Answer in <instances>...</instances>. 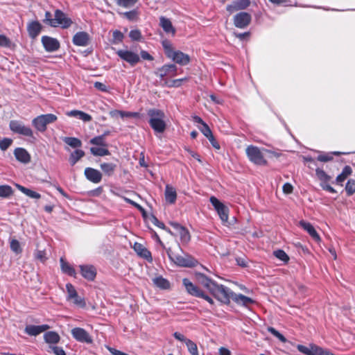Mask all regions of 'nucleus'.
I'll return each mask as SVG.
<instances>
[{"instance_id": "1", "label": "nucleus", "mask_w": 355, "mask_h": 355, "mask_svg": "<svg viewBox=\"0 0 355 355\" xmlns=\"http://www.w3.org/2000/svg\"><path fill=\"white\" fill-rule=\"evenodd\" d=\"M197 279L199 284L207 288L218 301L225 304H228L230 302V299L232 298L234 292L229 288L217 284L204 274H198Z\"/></svg>"}, {"instance_id": "2", "label": "nucleus", "mask_w": 355, "mask_h": 355, "mask_svg": "<svg viewBox=\"0 0 355 355\" xmlns=\"http://www.w3.org/2000/svg\"><path fill=\"white\" fill-rule=\"evenodd\" d=\"M44 22L52 27L60 26L62 28H67L72 24L71 19L60 10L55 11L54 18L50 12L46 11Z\"/></svg>"}, {"instance_id": "3", "label": "nucleus", "mask_w": 355, "mask_h": 355, "mask_svg": "<svg viewBox=\"0 0 355 355\" xmlns=\"http://www.w3.org/2000/svg\"><path fill=\"white\" fill-rule=\"evenodd\" d=\"M147 114L149 116V124L155 132L163 133L166 128L164 112L157 109H150L148 110Z\"/></svg>"}, {"instance_id": "4", "label": "nucleus", "mask_w": 355, "mask_h": 355, "mask_svg": "<svg viewBox=\"0 0 355 355\" xmlns=\"http://www.w3.org/2000/svg\"><path fill=\"white\" fill-rule=\"evenodd\" d=\"M162 44L166 55L169 59L180 65H186L189 62L190 58L189 55L180 51H175L168 40H163Z\"/></svg>"}, {"instance_id": "5", "label": "nucleus", "mask_w": 355, "mask_h": 355, "mask_svg": "<svg viewBox=\"0 0 355 355\" xmlns=\"http://www.w3.org/2000/svg\"><path fill=\"white\" fill-rule=\"evenodd\" d=\"M265 151L259 148L250 145L245 149L246 155L250 162L256 165L265 166L267 164V160L264 158L263 153Z\"/></svg>"}, {"instance_id": "6", "label": "nucleus", "mask_w": 355, "mask_h": 355, "mask_svg": "<svg viewBox=\"0 0 355 355\" xmlns=\"http://www.w3.org/2000/svg\"><path fill=\"white\" fill-rule=\"evenodd\" d=\"M57 119L53 114H42L33 119L32 124L37 131L43 132L46 131L47 125L54 123Z\"/></svg>"}, {"instance_id": "7", "label": "nucleus", "mask_w": 355, "mask_h": 355, "mask_svg": "<svg viewBox=\"0 0 355 355\" xmlns=\"http://www.w3.org/2000/svg\"><path fill=\"white\" fill-rule=\"evenodd\" d=\"M209 201L216 211L220 219L223 223H227L228 220L229 209L222 202L215 196H211Z\"/></svg>"}, {"instance_id": "8", "label": "nucleus", "mask_w": 355, "mask_h": 355, "mask_svg": "<svg viewBox=\"0 0 355 355\" xmlns=\"http://www.w3.org/2000/svg\"><path fill=\"white\" fill-rule=\"evenodd\" d=\"M116 53L122 60L128 62L132 67L135 66L140 61L139 55L128 49H119Z\"/></svg>"}, {"instance_id": "9", "label": "nucleus", "mask_w": 355, "mask_h": 355, "mask_svg": "<svg viewBox=\"0 0 355 355\" xmlns=\"http://www.w3.org/2000/svg\"><path fill=\"white\" fill-rule=\"evenodd\" d=\"M166 253L168 257L177 265L183 267H191L195 265L196 261L189 257L186 255L184 257L180 255L173 254L171 248L166 249Z\"/></svg>"}, {"instance_id": "10", "label": "nucleus", "mask_w": 355, "mask_h": 355, "mask_svg": "<svg viewBox=\"0 0 355 355\" xmlns=\"http://www.w3.org/2000/svg\"><path fill=\"white\" fill-rule=\"evenodd\" d=\"M10 130L17 134L25 136L33 137V132L31 128L26 126L21 121L12 120L9 123Z\"/></svg>"}, {"instance_id": "11", "label": "nucleus", "mask_w": 355, "mask_h": 355, "mask_svg": "<svg viewBox=\"0 0 355 355\" xmlns=\"http://www.w3.org/2000/svg\"><path fill=\"white\" fill-rule=\"evenodd\" d=\"M66 290L67 293V300L71 301L75 305L79 307H85L86 305L85 300L78 295L74 286L69 283L66 284Z\"/></svg>"}, {"instance_id": "12", "label": "nucleus", "mask_w": 355, "mask_h": 355, "mask_svg": "<svg viewBox=\"0 0 355 355\" xmlns=\"http://www.w3.org/2000/svg\"><path fill=\"white\" fill-rule=\"evenodd\" d=\"M234 24L239 28H245L250 24L252 20L251 15L245 12H241L234 17Z\"/></svg>"}, {"instance_id": "13", "label": "nucleus", "mask_w": 355, "mask_h": 355, "mask_svg": "<svg viewBox=\"0 0 355 355\" xmlns=\"http://www.w3.org/2000/svg\"><path fill=\"white\" fill-rule=\"evenodd\" d=\"M42 44L47 52H54L60 49V44L59 41L49 36H42L41 39Z\"/></svg>"}, {"instance_id": "14", "label": "nucleus", "mask_w": 355, "mask_h": 355, "mask_svg": "<svg viewBox=\"0 0 355 355\" xmlns=\"http://www.w3.org/2000/svg\"><path fill=\"white\" fill-rule=\"evenodd\" d=\"M170 225L176 232V234L180 236V241L183 244H187L191 240V235L189 230L178 223H170Z\"/></svg>"}, {"instance_id": "15", "label": "nucleus", "mask_w": 355, "mask_h": 355, "mask_svg": "<svg viewBox=\"0 0 355 355\" xmlns=\"http://www.w3.org/2000/svg\"><path fill=\"white\" fill-rule=\"evenodd\" d=\"M297 348L301 353L306 355H322L324 351L323 348L313 344L310 345L309 347L297 345Z\"/></svg>"}, {"instance_id": "16", "label": "nucleus", "mask_w": 355, "mask_h": 355, "mask_svg": "<svg viewBox=\"0 0 355 355\" xmlns=\"http://www.w3.org/2000/svg\"><path fill=\"white\" fill-rule=\"evenodd\" d=\"M71 334L79 342L90 343L92 341L89 334L83 328H73Z\"/></svg>"}, {"instance_id": "17", "label": "nucleus", "mask_w": 355, "mask_h": 355, "mask_svg": "<svg viewBox=\"0 0 355 355\" xmlns=\"http://www.w3.org/2000/svg\"><path fill=\"white\" fill-rule=\"evenodd\" d=\"M182 284L189 295L197 297L202 295L203 291L194 285L189 279H183Z\"/></svg>"}, {"instance_id": "18", "label": "nucleus", "mask_w": 355, "mask_h": 355, "mask_svg": "<svg viewBox=\"0 0 355 355\" xmlns=\"http://www.w3.org/2000/svg\"><path fill=\"white\" fill-rule=\"evenodd\" d=\"M250 4L249 0H236L233 1L231 4L227 6V10L230 13L236 11L244 10L247 8Z\"/></svg>"}, {"instance_id": "19", "label": "nucleus", "mask_w": 355, "mask_h": 355, "mask_svg": "<svg viewBox=\"0 0 355 355\" xmlns=\"http://www.w3.org/2000/svg\"><path fill=\"white\" fill-rule=\"evenodd\" d=\"M89 42V35L87 33L80 31L76 33L73 37V43L76 46H86Z\"/></svg>"}, {"instance_id": "20", "label": "nucleus", "mask_w": 355, "mask_h": 355, "mask_svg": "<svg viewBox=\"0 0 355 355\" xmlns=\"http://www.w3.org/2000/svg\"><path fill=\"white\" fill-rule=\"evenodd\" d=\"M82 276L88 281H93L96 276V270L92 265L80 266Z\"/></svg>"}, {"instance_id": "21", "label": "nucleus", "mask_w": 355, "mask_h": 355, "mask_svg": "<svg viewBox=\"0 0 355 355\" xmlns=\"http://www.w3.org/2000/svg\"><path fill=\"white\" fill-rule=\"evenodd\" d=\"M176 71L177 67L175 64H164L157 70L155 74L162 78L169 74H171L172 76H175Z\"/></svg>"}, {"instance_id": "22", "label": "nucleus", "mask_w": 355, "mask_h": 355, "mask_svg": "<svg viewBox=\"0 0 355 355\" xmlns=\"http://www.w3.org/2000/svg\"><path fill=\"white\" fill-rule=\"evenodd\" d=\"M50 327L47 324L42 325H27L25 327L24 331L29 336H36L46 330L49 329Z\"/></svg>"}, {"instance_id": "23", "label": "nucleus", "mask_w": 355, "mask_h": 355, "mask_svg": "<svg viewBox=\"0 0 355 355\" xmlns=\"http://www.w3.org/2000/svg\"><path fill=\"white\" fill-rule=\"evenodd\" d=\"M85 175L87 180L96 184L99 183L102 179V174L99 171L89 167L85 168Z\"/></svg>"}, {"instance_id": "24", "label": "nucleus", "mask_w": 355, "mask_h": 355, "mask_svg": "<svg viewBox=\"0 0 355 355\" xmlns=\"http://www.w3.org/2000/svg\"><path fill=\"white\" fill-rule=\"evenodd\" d=\"M133 248L139 257L146 259L150 262L153 261L151 253L142 244L135 243Z\"/></svg>"}, {"instance_id": "25", "label": "nucleus", "mask_w": 355, "mask_h": 355, "mask_svg": "<svg viewBox=\"0 0 355 355\" xmlns=\"http://www.w3.org/2000/svg\"><path fill=\"white\" fill-rule=\"evenodd\" d=\"M300 225L305 231H306L315 241H320V237L319 234L317 233L314 227L310 223L306 222L304 220H301V221H300Z\"/></svg>"}, {"instance_id": "26", "label": "nucleus", "mask_w": 355, "mask_h": 355, "mask_svg": "<svg viewBox=\"0 0 355 355\" xmlns=\"http://www.w3.org/2000/svg\"><path fill=\"white\" fill-rule=\"evenodd\" d=\"M42 25L37 21H31L27 26V31L29 36L35 39L40 33Z\"/></svg>"}, {"instance_id": "27", "label": "nucleus", "mask_w": 355, "mask_h": 355, "mask_svg": "<svg viewBox=\"0 0 355 355\" xmlns=\"http://www.w3.org/2000/svg\"><path fill=\"white\" fill-rule=\"evenodd\" d=\"M16 159L24 164H27L31 160V156L28 151L22 148H17L14 151Z\"/></svg>"}, {"instance_id": "28", "label": "nucleus", "mask_w": 355, "mask_h": 355, "mask_svg": "<svg viewBox=\"0 0 355 355\" xmlns=\"http://www.w3.org/2000/svg\"><path fill=\"white\" fill-rule=\"evenodd\" d=\"M44 339L48 345H55L60 340V336L55 331H47L44 334Z\"/></svg>"}, {"instance_id": "29", "label": "nucleus", "mask_w": 355, "mask_h": 355, "mask_svg": "<svg viewBox=\"0 0 355 355\" xmlns=\"http://www.w3.org/2000/svg\"><path fill=\"white\" fill-rule=\"evenodd\" d=\"M60 268L63 273L76 277V272L73 267L67 262L63 257L60 259Z\"/></svg>"}, {"instance_id": "30", "label": "nucleus", "mask_w": 355, "mask_h": 355, "mask_svg": "<svg viewBox=\"0 0 355 355\" xmlns=\"http://www.w3.org/2000/svg\"><path fill=\"white\" fill-rule=\"evenodd\" d=\"M66 114L70 117L78 118L79 119L82 120L84 122H89L92 119V116L89 114L83 111L76 110L69 111L66 113Z\"/></svg>"}, {"instance_id": "31", "label": "nucleus", "mask_w": 355, "mask_h": 355, "mask_svg": "<svg viewBox=\"0 0 355 355\" xmlns=\"http://www.w3.org/2000/svg\"><path fill=\"white\" fill-rule=\"evenodd\" d=\"M165 199L167 202L173 204L176 201L177 193L175 189L169 184H167L165 188Z\"/></svg>"}, {"instance_id": "32", "label": "nucleus", "mask_w": 355, "mask_h": 355, "mask_svg": "<svg viewBox=\"0 0 355 355\" xmlns=\"http://www.w3.org/2000/svg\"><path fill=\"white\" fill-rule=\"evenodd\" d=\"M109 114L112 118H124V117H138L139 113L132 112H124L121 110H113L109 112Z\"/></svg>"}, {"instance_id": "33", "label": "nucleus", "mask_w": 355, "mask_h": 355, "mask_svg": "<svg viewBox=\"0 0 355 355\" xmlns=\"http://www.w3.org/2000/svg\"><path fill=\"white\" fill-rule=\"evenodd\" d=\"M159 24L166 33H171L173 35H175V29L173 26L170 19L164 17H161L159 18Z\"/></svg>"}, {"instance_id": "34", "label": "nucleus", "mask_w": 355, "mask_h": 355, "mask_svg": "<svg viewBox=\"0 0 355 355\" xmlns=\"http://www.w3.org/2000/svg\"><path fill=\"white\" fill-rule=\"evenodd\" d=\"M232 300L239 305L248 306L253 302V300L242 294H236L234 293Z\"/></svg>"}, {"instance_id": "35", "label": "nucleus", "mask_w": 355, "mask_h": 355, "mask_svg": "<svg viewBox=\"0 0 355 355\" xmlns=\"http://www.w3.org/2000/svg\"><path fill=\"white\" fill-rule=\"evenodd\" d=\"M153 284L161 289H168L170 287L169 282L162 276H157L152 279Z\"/></svg>"}, {"instance_id": "36", "label": "nucleus", "mask_w": 355, "mask_h": 355, "mask_svg": "<svg viewBox=\"0 0 355 355\" xmlns=\"http://www.w3.org/2000/svg\"><path fill=\"white\" fill-rule=\"evenodd\" d=\"M352 173V169L349 166H345L343 169L342 173L338 175L336 179L338 184L342 185L343 182Z\"/></svg>"}, {"instance_id": "37", "label": "nucleus", "mask_w": 355, "mask_h": 355, "mask_svg": "<svg viewBox=\"0 0 355 355\" xmlns=\"http://www.w3.org/2000/svg\"><path fill=\"white\" fill-rule=\"evenodd\" d=\"M16 187L21 191L23 193H24L26 196L31 198H35V199H39L41 198V195L37 193V192H35L33 190H31L29 189H27L20 184H16Z\"/></svg>"}, {"instance_id": "38", "label": "nucleus", "mask_w": 355, "mask_h": 355, "mask_svg": "<svg viewBox=\"0 0 355 355\" xmlns=\"http://www.w3.org/2000/svg\"><path fill=\"white\" fill-rule=\"evenodd\" d=\"M116 168V165L113 163H102L101 164V170L108 176H111L114 174Z\"/></svg>"}, {"instance_id": "39", "label": "nucleus", "mask_w": 355, "mask_h": 355, "mask_svg": "<svg viewBox=\"0 0 355 355\" xmlns=\"http://www.w3.org/2000/svg\"><path fill=\"white\" fill-rule=\"evenodd\" d=\"M91 153L94 156H105L109 155L110 151L107 147L99 146V147H92L90 148Z\"/></svg>"}, {"instance_id": "40", "label": "nucleus", "mask_w": 355, "mask_h": 355, "mask_svg": "<svg viewBox=\"0 0 355 355\" xmlns=\"http://www.w3.org/2000/svg\"><path fill=\"white\" fill-rule=\"evenodd\" d=\"M85 155L83 150L78 149L73 151L69 157V162L73 166L79 159Z\"/></svg>"}, {"instance_id": "41", "label": "nucleus", "mask_w": 355, "mask_h": 355, "mask_svg": "<svg viewBox=\"0 0 355 355\" xmlns=\"http://www.w3.org/2000/svg\"><path fill=\"white\" fill-rule=\"evenodd\" d=\"M63 141L65 144L72 148H80L82 146L81 141L76 137H64Z\"/></svg>"}, {"instance_id": "42", "label": "nucleus", "mask_w": 355, "mask_h": 355, "mask_svg": "<svg viewBox=\"0 0 355 355\" xmlns=\"http://www.w3.org/2000/svg\"><path fill=\"white\" fill-rule=\"evenodd\" d=\"M315 173L318 177V178L321 181V183L324 182L327 183L329 182L331 177L329 175H327L322 169L321 168H317L315 170Z\"/></svg>"}, {"instance_id": "43", "label": "nucleus", "mask_w": 355, "mask_h": 355, "mask_svg": "<svg viewBox=\"0 0 355 355\" xmlns=\"http://www.w3.org/2000/svg\"><path fill=\"white\" fill-rule=\"evenodd\" d=\"M46 351L48 353H53L55 355H66V352L62 347L56 345H48Z\"/></svg>"}, {"instance_id": "44", "label": "nucleus", "mask_w": 355, "mask_h": 355, "mask_svg": "<svg viewBox=\"0 0 355 355\" xmlns=\"http://www.w3.org/2000/svg\"><path fill=\"white\" fill-rule=\"evenodd\" d=\"M13 193L12 189L8 185L0 186V197L1 198H8Z\"/></svg>"}, {"instance_id": "45", "label": "nucleus", "mask_w": 355, "mask_h": 355, "mask_svg": "<svg viewBox=\"0 0 355 355\" xmlns=\"http://www.w3.org/2000/svg\"><path fill=\"white\" fill-rule=\"evenodd\" d=\"M89 143L91 144L103 147H107V144L105 140L103 139V136H97L90 139Z\"/></svg>"}, {"instance_id": "46", "label": "nucleus", "mask_w": 355, "mask_h": 355, "mask_svg": "<svg viewBox=\"0 0 355 355\" xmlns=\"http://www.w3.org/2000/svg\"><path fill=\"white\" fill-rule=\"evenodd\" d=\"M10 247L11 250L17 254H20L22 252L19 242L15 239H12L10 240Z\"/></svg>"}, {"instance_id": "47", "label": "nucleus", "mask_w": 355, "mask_h": 355, "mask_svg": "<svg viewBox=\"0 0 355 355\" xmlns=\"http://www.w3.org/2000/svg\"><path fill=\"white\" fill-rule=\"evenodd\" d=\"M185 345L187 347L188 351L191 355H199L197 345L191 340H187Z\"/></svg>"}, {"instance_id": "48", "label": "nucleus", "mask_w": 355, "mask_h": 355, "mask_svg": "<svg viewBox=\"0 0 355 355\" xmlns=\"http://www.w3.org/2000/svg\"><path fill=\"white\" fill-rule=\"evenodd\" d=\"M35 258L42 263H44L47 260L46 253L45 250H37L34 252Z\"/></svg>"}, {"instance_id": "49", "label": "nucleus", "mask_w": 355, "mask_h": 355, "mask_svg": "<svg viewBox=\"0 0 355 355\" xmlns=\"http://www.w3.org/2000/svg\"><path fill=\"white\" fill-rule=\"evenodd\" d=\"M345 191L349 196L355 193V180L350 179L347 181L345 186Z\"/></svg>"}, {"instance_id": "50", "label": "nucleus", "mask_w": 355, "mask_h": 355, "mask_svg": "<svg viewBox=\"0 0 355 355\" xmlns=\"http://www.w3.org/2000/svg\"><path fill=\"white\" fill-rule=\"evenodd\" d=\"M333 154L340 155V152H334ZM317 159L320 162H323L331 161L333 159L332 153L320 154V155H318Z\"/></svg>"}, {"instance_id": "51", "label": "nucleus", "mask_w": 355, "mask_h": 355, "mask_svg": "<svg viewBox=\"0 0 355 355\" xmlns=\"http://www.w3.org/2000/svg\"><path fill=\"white\" fill-rule=\"evenodd\" d=\"M267 329L270 333H271L274 336L277 338L282 343H286L287 341V339L275 328L269 327Z\"/></svg>"}, {"instance_id": "52", "label": "nucleus", "mask_w": 355, "mask_h": 355, "mask_svg": "<svg viewBox=\"0 0 355 355\" xmlns=\"http://www.w3.org/2000/svg\"><path fill=\"white\" fill-rule=\"evenodd\" d=\"M138 0H116L119 6L123 8H130L134 6Z\"/></svg>"}, {"instance_id": "53", "label": "nucleus", "mask_w": 355, "mask_h": 355, "mask_svg": "<svg viewBox=\"0 0 355 355\" xmlns=\"http://www.w3.org/2000/svg\"><path fill=\"white\" fill-rule=\"evenodd\" d=\"M274 255L281 261L287 262L289 259L286 253L282 250H278L274 252Z\"/></svg>"}, {"instance_id": "54", "label": "nucleus", "mask_w": 355, "mask_h": 355, "mask_svg": "<svg viewBox=\"0 0 355 355\" xmlns=\"http://www.w3.org/2000/svg\"><path fill=\"white\" fill-rule=\"evenodd\" d=\"M112 42L114 44H119L122 42L123 39V34L119 31H114L112 34Z\"/></svg>"}, {"instance_id": "55", "label": "nucleus", "mask_w": 355, "mask_h": 355, "mask_svg": "<svg viewBox=\"0 0 355 355\" xmlns=\"http://www.w3.org/2000/svg\"><path fill=\"white\" fill-rule=\"evenodd\" d=\"M12 140L8 138H4L0 141V148L1 150H6L9 146L12 144Z\"/></svg>"}, {"instance_id": "56", "label": "nucleus", "mask_w": 355, "mask_h": 355, "mask_svg": "<svg viewBox=\"0 0 355 355\" xmlns=\"http://www.w3.org/2000/svg\"><path fill=\"white\" fill-rule=\"evenodd\" d=\"M199 129L207 138L213 135L207 123H203V125L199 127Z\"/></svg>"}, {"instance_id": "57", "label": "nucleus", "mask_w": 355, "mask_h": 355, "mask_svg": "<svg viewBox=\"0 0 355 355\" xmlns=\"http://www.w3.org/2000/svg\"><path fill=\"white\" fill-rule=\"evenodd\" d=\"M187 80V78L175 79L170 81L168 83H166L168 87H180L183 81Z\"/></svg>"}, {"instance_id": "58", "label": "nucleus", "mask_w": 355, "mask_h": 355, "mask_svg": "<svg viewBox=\"0 0 355 355\" xmlns=\"http://www.w3.org/2000/svg\"><path fill=\"white\" fill-rule=\"evenodd\" d=\"M129 36L132 40H136V41L139 40L140 38L141 37V33L138 30L130 31V32L129 33Z\"/></svg>"}, {"instance_id": "59", "label": "nucleus", "mask_w": 355, "mask_h": 355, "mask_svg": "<svg viewBox=\"0 0 355 355\" xmlns=\"http://www.w3.org/2000/svg\"><path fill=\"white\" fill-rule=\"evenodd\" d=\"M10 44L9 39L5 35H0V46L7 47Z\"/></svg>"}, {"instance_id": "60", "label": "nucleus", "mask_w": 355, "mask_h": 355, "mask_svg": "<svg viewBox=\"0 0 355 355\" xmlns=\"http://www.w3.org/2000/svg\"><path fill=\"white\" fill-rule=\"evenodd\" d=\"M328 183L329 182H327V183L322 182L320 184V185L324 190H326L332 193H336V190L331 186H330Z\"/></svg>"}, {"instance_id": "61", "label": "nucleus", "mask_w": 355, "mask_h": 355, "mask_svg": "<svg viewBox=\"0 0 355 355\" xmlns=\"http://www.w3.org/2000/svg\"><path fill=\"white\" fill-rule=\"evenodd\" d=\"M173 336L178 340L181 341V342H184V343H186L187 340H188L189 339L187 338L183 334L179 333V332H175L173 334Z\"/></svg>"}, {"instance_id": "62", "label": "nucleus", "mask_w": 355, "mask_h": 355, "mask_svg": "<svg viewBox=\"0 0 355 355\" xmlns=\"http://www.w3.org/2000/svg\"><path fill=\"white\" fill-rule=\"evenodd\" d=\"M293 189V186L289 183H285L283 186V191L286 194L292 193Z\"/></svg>"}, {"instance_id": "63", "label": "nucleus", "mask_w": 355, "mask_h": 355, "mask_svg": "<svg viewBox=\"0 0 355 355\" xmlns=\"http://www.w3.org/2000/svg\"><path fill=\"white\" fill-rule=\"evenodd\" d=\"M140 55H141V58H143L144 60H150V61L153 60V57L146 51H141L140 53Z\"/></svg>"}, {"instance_id": "64", "label": "nucleus", "mask_w": 355, "mask_h": 355, "mask_svg": "<svg viewBox=\"0 0 355 355\" xmlns=\"http://www.w3.org/2000/svg\"><path fill=\"white\" fill-rule=\"evenodd\" d=\"M108 351L112 354V355H128L123 352H121L119 350H117L114 348L107 347Z\"/></svg>"}]
</instances>
